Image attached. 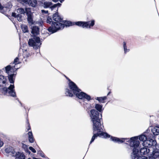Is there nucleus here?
<instances>
[{
  "mask_svg": "<svg viewBox=\"0 0 159 159\" xmlns=\"http://www.w3.org/2000/svg\"><path fill=\"white\" fill-rule=\"evenodd\" d=\"M90 116L93 123V135L90 141V144L93 142L95 139L98 136H103L105 138H109L110 135L106 133L103 132V123L101 122L102 120V114L95 109H92L90 111Z\"/></svg>",
  "mask_w": 159,
  "mask_h": 159,
  "instance_id": "f257e3e1",
  "label": "nucleus"
},
{
  "mask_svg": "<svg viewBox=\"0 0 159 159\" xmlns=\"http://www.w3.org/2000/svg\"><path fill=\"white\" fill-rule=\"evenodd\" d=\"M67 79L68 78L66 77ZM68 86L69 89L66 88L65 90V94L66 96L72 97L75 95L77 98L81 99H86L89 101L91 100V97L86 93L81 92V90L77 87L76 84L68 79Z\"/></svg>",
  "mask_w": 159,
  "mask_h": 159,
  "instance_id": "f03ea898",
  "label": "nucleus"
},
{
  "mask_svg": "<svg viewBox=\"0 0 159 159\" xmlns=\"http://www.w3.org/2000/svg\"><path fill=\"white\" fill-rule=\"evenodd\" d=\"M53 19L56 22L52 21V25L48 29V30L52 33H53L57 31L63 29V25L61 24L62 21L61 18L59 15L58 12H56L53 14Z\"/></svg>",
  "mask_w": 159,
  "mask_h": 159,
  "instance_id": "7ed1b4c3",
  "label": "nucleus"
},
{
  "mask_svg": "<svg viewBox=\"0 0 159 159\" xmlns=\"http://www.w3.org/2000/svg\"><path fill=\"white\" fill-rule=\"evenodd\" d=\"M28 44L30 46L33 47L34 49H37L39 48L41 43L39 37H34L29 39Z\"/></svg>",
  "mask_w": 159,
  "mask_h": 159,
  "instance_id": "20e7f679",
  "label": "nucleus"
},
{
  "mask_svg": "<svg viewBox=\"0 0 159 159\" xmlns=\"http://www.w3.org/2000/svg\"><path fill=\"white\" fill-rule=\"evenodd\" d=\"M95 20H92L88 21H78L75 22V24L83 28H85L88 29H91L94 25Z\"/></svg>",
  "mask_w": 159,
  "mask_h": 159,
  "instance_id": "39448f33",
  "label": "nucleus"
},
{
  "mask_svg": "<svg viewBox=\"0 0 159 159\" xmlns=\"http://www.w3.org/2000/svg\"><path fill=\"white\" fill-rule=\"evenodd\" d=\"M61 5V4L58 3L57 4L52 5V2H45L42 3V6L44 8H49L52 11H58V8Z\"/></svg>",
  "mask_w": 159,
  "mask_h": 159,
  "instance_id": "423d86ee",
  "label": "nucleus"
},
{
  "mask_svg": "<svg viewBox=\"0 0 159 159\" xmlns=\"http://www.w3.org/2000/svg\"><path fill=\"white\" fill-rule=\"evenodd\" d=\"M14 88V85L11 84L8 88H3V91L5 92L6 94L7 95L13 97H16V95Z\"/></svg>",
  "mask_w": 159,
  "mask_h": 159,
  "instance_id": "0eeeda50",
  "label": "nucleus"
},
{
  "mask_svg": "<svg viewBox=\"0 0 159 159\" xmlns=\"http://www.w3.org/2000/svg\"><path fill=\"white\" fill-rule=\"evenodd\" d=\"M25 13L27 16V20L28 23L30 25L34 24L33 20V15L30 8H25Z\"/></svg>",
  "mask_w": 159,
  "mask_h": 159,
  "instance_id": "6e6552de",
  "label": "nucleus"
},
{
  "mask_svg": "<svg viewBox=\"0 0 159 159\" xmlns=\"http://www.w3.org/2000/svg\"><path fill=\"white\" fill-rule=\"evenodd\" d=\"M139 148L140 154L141 155H146L148 157L151 156L150 150L148 148L143 146V147Z\"/></svg>",
  "mask_w": 159,
  "mask_h": 159,
  "instance_id": "1a4fd4ad",
  "label": "nucleus"
},
{
  "mask_svg": "<svg viewBox=\"0 0 159 159\" xmlns=\"http://www.w3.org/2000/svg\"><path fill=\"white\" fill-rule=\"evenodd\" d=\"M157 142L155 140L153 139H148L146 141L143 143V146L147 147H150L152 146L155 145Z\"/></svg>",
  "mask_w": 159,
  "mask_h": 159,
  "instance_id": "9d476101",
  "label": "nucleus"
},
{
  "mask_svg": "<svg viewBox=\"0 0 159 159\" xmlns=\"http://www.w3.org/2000/svg\"><path fill=\"white\" fill-rule=\"evenodd\" d=\"M11 65H8L5 67L6 72L8 74L10 71H13L14 73L19 68L18 67H15V66H12L11 67Z\"/></svg>",
  "mask_w": 159,
  "mask_h": 159,
  "instance_id": "9b49d317",
  "label": "nucleus"
},
{
  "mask_svg": "<svg viewBox=\"0 0 159 159\" xmlns=\"http://www.w3.org/2000/svg\"><path fill=\"white\" fill-rule=\"evenodd\" d=\"M24 2L26 4H28L29 6L34 7L37 4V1L36 0H24Z\"/></svg>",
  "mask_w": 159,
  "mask_h": 159,
  "instance_id": "f8f14e48",
  "label": "nucleus"
},
{
  "mask_svg": "<svg viewBox=\"0 0 159 159\" xmlns=\"http://www.w3.org/2000/svg\"><path fill=\"white\" fill-rule=\"evenodd\" d=\"M151 156L150 157L156 158L159 157V149H155L152 152V153H150Z\"/></svg>",
  "mask_w": 159,
  "mask_h": 159,
  "instance_id": "ddd939ff",
  "label": "nucleus"
},
{
  "mask_svg": "<svg viewBox=\"0 0 159 159\" xmlns=\"http://www.w3.org/2000/svg\"><path fill=\"white\" fill-rule=\"evenodd\" d=\"M15 156L16 157V159H25V155L21 152H18L15 153Z\"/></svg>",
  "mask_w": 159,
  "mask_h": 159,
  "instance_id": "4468645a",
  "label": "nucleus"
},
{
  "mask_svg": "<svg viewBox=\"0 0 159 159\" xmlns=\"http://www.w3.org/2000/svg\"><path fill=\"white\" fill-rule=\"evenodd\" d=\"M5 151L7 153H11V155L12 156H14L16 151H15L13 148L11 147H8L5 149Z\"/></svg>",
  "mask_w": 159,
  "mask_h": 159,
  "instance_id": "2eb2a0df",
  "label": "nucleus"
},
{
  "mask_svg": "<svg viewBox=\"0 0 159 159\" xmlns=\"http://www.w3.org/2000/svg\"><path fill=\"white\" fill-rule=\"evenodd\" d=\"M39 33V28L37 26H33L32 29L31 33L34 35H37Z\"/></svg>",
  "mask_w": 159,
  "mask_h": 159,
  "instance_id": "dca6fc26",
  "label": "nucleus"
},
{
  "mask_svg": "<svg viewBox=\"0 0 159 159\" xmlns=\"http://www.w3.org/2000/svg\"><path fill=\"white\" fill-rule=\"evenodd\" d=\"M61 24L63 25V29L64 28L65 26L67 27L73 25H74V24H73L72 22L70 21L64 20H62Z\"/></svg>",
  "mask_w": 159,
  "mask_h": 159,
  "instance_id": "f3484780",
  "label": "nucleus"
},
{
  "mask_svg": "<svg viewBox=\"0 0 159 159\" xmlns=\"http://www.w3.org/2000/svg\"><path fill=\"white\" fill-rule=\"evenodd\" d=\"M107 98L106 96L103 97H97L95 98V99L98 101L100 103H104L105 102V100Z\"/></svg>",
  "mask_w": 159,
  "mask_h": 159,
  "instance_id": "a211bd4d",
  "label": "nucleus"
},
{
  "mask_svg": "<svg viewBox=\"0 0 159 159\" xmlns=\"http://www.w3.org/2000/svg\"><path fill=\"white\" fill-rule=\"evenodd\" d=\"M139 139L140 140L143 141V143H144L145 141L148 139V138L146 136V134H145L144 132L143 134H142L139 136Z\"/></svg>",
  "mask_w": 159,
  "mask_h": 159,
  "instance_id": "6ab92c4d",
  "label": "nucleus"
},
{
  "mask_svg": "<svg viewBox=\"0 0 159 159\" xmlns=\"http://www.w3.org/2000/svg\"><path fill=\"white\" fill-rule=\"evenodd\" d=\"M102 105L99 104H95V108L97 110L96 111H97L98 112H101L102 111Z\"/></svg>",
  "mask_w": 159,
  "mask_h": 159,
  "instance_id": "aec40b11",
  "label": "nucleus"
},
{
  "mask_svg": "<svg viewBox=\"0 0 159 159\" xmlns=\"http://www.w3.org/2000/svg\"><path fill=\"white\" fill-rule=\"evenodd\" d=\"M29 139V142L31 143H33L34 142V138L31 131H30L28 133Z\"/></svg>",
  "mask_w": 159,
  "mask_h": 159,
  "instance_id": "412c9836",
  "label": "nucleus"
},
{
  "mask_svg": "<svg viewBox=\"0 0 159 159\" xmlns=\"http://www.w3.org/2000/svg\"><path fill=\"white\" fill-rule=\"evenodd\" d=\"M21 29L23 32L25 33L28 32V28L27 25H22L20 26Z\"/></svg>",
  "mask_w": 159,
  "mask_h": 159,
  "instance_id": "4be33fe9",
  "label": "nucleus"
},
{
  "mask_svg": "<svg viewBox=\"0 0 159 159\" xmlns=\"http://www.w3.org/2000/svg\"><path fill=\"white\" fill-rule=\"evenodd\" d=\"M152 132L154 135L159 134V129L156 128H153L152 129Z\"/></svg>",
  "mask_w": 159,
  "mask_h": 159,
  "instance_id": "5701e85b",
  "label": "nucleus"
},
{
  "mask_svg": "<svg viewBox=\"0 0 159 159\" xmlns=\"http://www.w3.org/2000/svg\"><path fill=\"white\" fill-rule=\"evenodd\" d=\"M15 75L14 74H11V75H9L8 74V79L9 81L11 83H14V81L13 80V77Z\"/></svg>",
  "mask_w": 159,
  "mask_h": 159,
  "instance_id": "b1692460",
  "label": "nucleus"
},
{
  "mask_svg": "<svg viewBox=\"0 0 159 159\" xmlns=\"http://www.w3.org/2000/svg\"><path fill=\"white\" fill-rule=\"evenodd\" d=\"M6 79L5 77L2 75H0V84H5L6 82Z\"/></svg>",
  "mask_w": 159,
  "mask_h": 159,
  "instance_id": "393cba45",
  "label": "nucleus"
},
{
  "mask_svg": "<svg viewBox=\"0 0 159 159\" xmlns=\"http://www.w3.org/2000/svg\"><path fill=\"white\" fill-rule=\"evenodd\" d=\"M123 47L124 51V53L125 54H126L127 52H128L129 51V49H127L126 43L125 42H124L123 43Z\"/></svg>",
  "mask_w": 159,
  "mask_h": 159,
  "instance_id": "a878e982",
  "label": "nucleus"
},
{
  "mask_svg": "<svg viewBox=\"0 0 159 159\" xmlns=\"http://www.w3.org/2000/svg\"><path fill=\"white\" fill-rule=\"evenodd\" d=\"M148 130H147V131L146 132H145V133L146 134V136L147 137V138H148V139H152L154 137V135L152 134L151 133H148Z\"/></svg>",
  "mask_w": 159,
  "mask_h": 159,
  "instance_id": "bb28decb",
  "label": "nucleus"
},
{
  "mask_svg": "<svg viewBox=\"0 0 159 159\" xmlns=\"http://www.w3.org/2000/svg\"><path fill=\"white\" fill-rule=\"evenodd\" d=\"M19 59L18 57H16L14 61V62L13 63H11L10 64L11 65H12V64H14L15 65L14 66H15V67H16V65L20 63V62L19 61Z\"/></svg>",
  "mask_w": 159,
  "mask_h": 159,
  "instance_id": "cd10ccee",
  "label": "nucleus"
},
{
  "mask_svg": "<svg viewBox=\"0 0 159 159\" xmlns=\"http://www.w3.org/2000/svg\"><path fill=\"white\" fill-rule=\"evenodd\" d=\"M17 12L19 14L21 15L22 14H24L25 13V11L23 8H20L17 9Z\"/></svg>",
  "mask_w": 159,
  "mask_h": 159,
  "instance_id": "c85d7f7f",
  "label": "nucleus"
},
{
  "mask_svg": "<svg viewBox=\"0 0 159 159\" xmlns=\"http://www.w3.org/2000/svg\"><path fill=\"white\" fill-rule=\"evenodd\" d=\"M16 18L19 21H21L22 20V16L20 14H17L16 16Z\"/></svg>",
  "mask_w": 159,
  "mask_h": 159,
  "instance_id": "c756f323",
  "label": "nucleus"
},
{
  "mask_svg": "<svg viewBox=\"0 0 159 159\" xmlns=\"http://www.w3.org/2000/svg\"><path fill=\"white\" fill-rule=\"evenodd\" d=\"M47 23L51 24L52 23V18L50 16H48L47 19L46 21Z\"/></svg>",
  "mask_w": 159,
  "mask_h": 159,
  "instance_id": "7c9ffc66",
  "label": "nucleus"
},
{
  "mask_svg": "<svg viewBox=\"0 0 159 159\" xmlns=\"http://www.w3.org/2000/svg\"><path fill=\"white\" fill-rule=\"evenodd\" d=\"M22 148H24L25 149V151L27 152H30L28 150V147L26 145L23 143L22 145Z\"/></svg>",
  "mask_w": 159,
  "mask_h": 159,
  "instance_id": "2f4dec72",
  "label": "nucleus"
},
{
  "mask_svg": "<svg viewBox=\"0 0 159 159\" xmlns=\"http://www.w3.org/2000/svg\"><path fill=\"white\" fill-rule=\"evenodd\" d=\"M29 149L33 153H35L36 151L32 147H30L29 148Z\"/></svg>",
  "mask_w": 159,
  "mask_h": 159,
  "instance_id": "473e14b6",
  "label": "nucleus"
},
{
  "mask_svg": "<svg viewBox=\"0 0 159 159\" xmlns=\"http://www.w3.org/2000/svg\"><path fill=\"white\" fill-rule=\"evenodd\" d=\"M27 123L28 124V126L27 128V131H29V130L31 129V128L30 126V124L28 120H27L26 121Z\"/></svg>",
  "mask_w": 159,
  "mask_h": 159,
  "instance_id": "72a5a7b5",
  "label": "nucleus"
},
{
  "mask_svg": "<svg viewBox=\"0 0 159 159\" xmlns=\"http://www.w3.org/2000/svg\"><path fill=\"white\" fill-rule=\"evenodd\" d=\"M41 12L43 14H48V11H45L43 10H42L41 11Z\"/></svg>",
  "mask_w": 159,
  "mask_h": 159,
  "instance_id": "f704fd0d",
  "label": "nucleus"
},
{
  "mask_svg": "<svg viewBox=\"0 0 159 159\" xmlns=\"http://www.w3.org/2000/svg\"><path fill=\"white\" fill-rule=\"evenodd\" d=\"M12 16L13 17H14L16 18V16H17L16 14L15 13V12H13L12 13Z\"/></svg>",
  "mask_w": 159,
  "mask_h": 159,
  "instance_id": "c9c22d12",
  "label": "nucleus"
},
{
  "mask_svg": "<svg viewBox=\"0 0 159 159\" xmlns=\"http://www.w3.org/2000/svg\"><path fill=\"white\" fill-rule=\"evenodd\" d=\"M4 8V7L2 6L1 4L0 3V11H1L3 10Z\"/></svg>",
  "mask_w": 159,
  "mask_h": 159,
  "instance_id": "e433bc0d",
  "label": "nucleus"
},
{
  "mask_svg": "<svg viewBox=\"0 0 159 159\" xmlns=\"http://www.w3.org/2000/svg\"><path fill=\"white\" fill-rule=\"evenodd\" d=\"M3 142L2 141L0 140V147L2 146L3 145Z\"/></svg>",
  "mask_w": 159,
  "mask_h": 159,
  "instance_id": "4c0bfd02",
  "label": "nucleus"
},
{
  "mask_svg": "<svg viewBox=\"0 0 159 159\" xmlns=\"http://www.w3.org/2000/svg\"><path fill=\"white\" fill-rule=\"evenodd\" d=\"M38 24L39 25L42 26L43 24V22L42 21H40L39 22H38Z\"/></svg>",
  "mask_w": 159,
  "mask_h": 159,
  "instance_id": "58836bf2",
  "label": "nucleus"
},
{
  "mask_svg": "<svg viewBox=\"0 0 159 159\" xmlns=\"http://www.w3.org/2000/svg\"><path fill=\"white\" fill-rule=\"evenodd\" d=\"M52 1L54 2H57L59 0H52Z\"/></svg>",
  "mask_w": 159,
  "mask_h": 159,
  "instance_id": "ea45409f",
  "label": "nucleus"
},
{
  "mask_svg": "<svg viewBox=\"0 0 159 159\" xmlns=\"http://www.w3.org/2000/svg\"><path fill=\"white\" fill-rule=\"evenodd\" d=\"M40 154H41V155L42 157H44V156L42 153H40Z\"/></svg>",
  "mask_w": 159,
  "mask_h": 159,
  "instance_id": "a19ab883",
  "label": "nucleus"
},
{
  "mask_svg": "<svg viewBox=\"0 0 159 159\" xmlns=\"http://www.w3.org/2000/svg\"><path fill=\"white\" fill-rule=\"evenodd\" d=\"M148 159H156L154 157H149Z\"/></svg>",
  "mask_w": 159,
  "mask_h": 159,
  "instance_id": "79ce46f5",
  "label": "nucleus"
},
{
  "mask_svg": "<svg viewBox=\"0 0 159 159\" xmlns=\"http://www.w3.org/2000/svg\"><path fill=\"white\" fill-rule=\"evenodd\" d=\"M111 93V91L109 92L107 94V96L109 95Z\"/></svg>",
  "mask_w": 159,
  "mask_h": 159,
  "instance_id": "37998d69",
  "label": "nucleus"
},
{
  "mask_svg": "<svg viewBox=\"0 0 159 159\" xmlns=\"http://www.w3.org/2000/svg\"><path fill=\"white\" fill-rule=\"evenodd\" d=\"M64 1V0H59L60 2L61 3H62Z\"/></svg>",
  "mask_w": 159,
  "mask_h": 159,
  "instance_id": "c03bdc74",
  "label": "nucleus"
},
{
  "mask_svg": "<svg viewBox=\"0 0 159 159\" xmlns=\"http://www.w3.org/2000/svg\"><path fill=\"white\" fill-rule=\"evenodd\" d=\"M20 103V104H21V105L22 106H23L22 105V104H21V103L20 102H19Z\"/></svg>",
  "mask_w": 159,
  "mask_h": 159,
  "instance_id": "a18cd8bd",
  "label": "nucleus"
},
{
  "mask_svg": "<svg viewBox=\"0 0 159 159\" xmlns=\"http://www.w3.org/2000/svg\"><path fill=\"white\" fill-rule=\"evenodd\" d=\"M28 159H31L30 158H29Z\"/></svg>",
  "mask_w": 159,
  "mask_h": 159,
  "instance_id": "49530a36",
  "label": "nucleus"
}]
</instances>
